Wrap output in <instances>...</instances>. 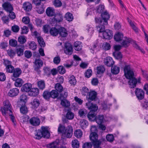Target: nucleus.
Wrapping results in <instances>:
<instances>
[{
  "instance_id": "obj_30",
  "label": "nucleus",
  "mask_w": 148,
  "mask_h": 148,
  "mask_svg": "<svg viewBox=\"0 0 148 148\" xmlns=\"http://www.w3.org/2000/svg\"><path fill=\"white\" fill-rule=\"evenodd\" d=\"M14 81H15L14 83L15 86L17 87H21L23 83V80L21 78H18L17 79V78H16V80Z\"/></svg>"
},
{
  "instance_id": "obj_62",
  "label": "nucleus",
  "mask_w": 148,
  "mask_h": 148,
  "mask_svg": "<svg viewBox=\"0 0 148 148\" xmlns=\"http://www.w3.org/2000/svg\"><path fill=\"white\" fill-rule=\"evenodd\" d=\"M143 107L146 110H148V100H145L142 103Z\"/></svg>"
},
{
  "instance_id": "obj_29",
  "label": "nucleus",
  "mask_w": 148,
  "mask_h": 148,
  "mask_svg": "<svg viewBox=\"0 0 148 148\" xmlns=\"http://www.w3.org/2000/svg\"><path fill=\"white\" fill-rule=\"evenodd\" d=\"M79 124L81 128L83 129L86 128L88 125L87 121L84 119L81 120Z\"/></svg>"
},
{
  "instance_id": "obj_26",
  "label": "nucleus",
  "mask_w": 148,
  "mask_h": 148,
  "mask_svg": "<svg viewBox=\"0 0 148 148\" xmlns=\"http://www.w3.org/2000/svg\"><path fill=\"white\" fill-rule=\"evenodd\" d=\"M28 27L30 29V30L32 32V35L33 36H34L36 38H38V37H40L39 36V34L34 29V27L31 24H28Z\"/></svg>"
},
{
  "instance_id": "obj_10",
  "label": "nucleus",
  "mask_w": 148,
  "mask_h": 148,
  "mask_svg": "<svg viewBox=\"0 0 148 148\" xmlns=\"http://www.w3.org/2000/svg\"><path fill=\"white\" fill-rule=\"evenodd\" d=\"M22 73V71L20 69L16 68L14 69L12 72V75L11 76V79L13 81L16 80V78L19 77Z\"/></svg>"
},
{
  "instance_id": "obj_44",
  "label": "nucleus",
  "mask_w": 148,
  "mask_h": 148,
  "mask_svg": "<svg viewBox=\"0 0 148 148\" xmlns=\"http://www.w3.org/2000/svg\"><path fill=\"white\" fill-rule=\"evenodd\" d=\"M50 92L51 97L52 98H56L58 96V93L56 90H53Z\"/></svg>"
},
{
  "instance_id": "obj_21",
  "label": "nucleus",
  "mask_w": 148,
  "mask_h": 148,
  "mask_svg": "<svg viewBox=\"0 0 148 148\" xmlns=\"http://www.w3.org/2000/svg\"><path fill=\"white\" fill-rule=\"evenodd\" d=\"M19 92V89L17 88H14L9 91L8 95L10 97H14L17 95Z\"/></svg>"
},
{
  "instance_id": "obj_32",
  "label": "nucleus",
  "mask_w": 148,
  "mask_h": 148,
  "mask_svg": "<svg viewBox=\"0 0 148 148\" xmlns=\"http://www.w3.org/2000/svg\"><path fill=\"white\" fill-rule=\"evenodd\" d=\"M74 46L75 50L76 51H79L82 49V46L80 42H75L74 43Z\"/></svg>"
},
{
  "instance_id": "obj_17",
  "label": "nucleus",
  "mask_w": 148,
  "mask_h": 148,
  "mask_svg": "<svg viewBox=\"0 0 148 148\" xmlns=\"http://www.w3.org/2000/svg\"><path fill=\"white\" fill-rule=\"evenodd\" d=\"M2 6L4 9L8 12L12 11L13 9L12 5L8 2H6L4 3L2 5Z\"/></svg>"
},
{
  "instance_id": "obj_59",
  "label": "nucleus",
  "mask_w": 148,
  "mask_h": 148,
  "mask_svg": "<svg viewBox=\"0 0 148 148\" xmlns=\"http://www.w3.org/2000/svg\"><path fill=\"white\" fill-rule=\"evenodd\" d=\"M23 50L22 48H18L16 49V52L18 56L22 55L23 53Z\"/></svg>"
},
{
  "instance_id": "obj_41",
  "label": "nucleus",
  "mask_w": 148,
  "mask_h": 148,
  "mask_svg": "<svg viewBox=\"0 0 148 148\" xmlns=\"http://www.w3.org/2000/svg\"><path fill=\"white\" fill-rule=\"evenodd\" d=\"M38 42L40 45L42 47H44L45 46V43L42 38L41 37H39L37 38Z\"/></svg>"
},
{
  "instance_id": "obj_7",
  "label": "nucleus",
  "mask_w": 148,
  "mask_h": 148,
  "mask_svg": "<svg viewBox=\"0 0 148 148\" xmlns=\"http://www.w3.org/2000/svg\"><path fill=\"white\" fill-rule=\"evenodd\" d=\"M98 135L96 132L91 133L90 134V138L93 145H100L103 140L102 139L98 140Z\"/></svg>"
},
{
  "instance_id": "obj_16",
  "label": "nucleus",
  "mask_w": 148,
  "mask_h": 148,
  "mask_svg": "<svg viewBox=\"0 0 148 148\" xmlns=\"http://www.w3.org/2000/svg\"><path fill=\"white\" fill-rule=\"evenodd\" d=\"M104 63L105 65L108 66H111L114 63L112 58L110 57H108L105 59Z\"/></svg>"
},
{
  "instance_id": "obj_36",
  "label": "nucleus",
  "mask_w": 148,
  "mask_h": 148,
  "mask_svg": "<svg viewBox=\"0 0 148 148\" xmlns=\"http://www.w3.org/2000/svg\"><path fill=\"white\" fill-rule=\"evenodd\" d=\"M60 104L63 106L65 107H68L70 106V102L66 99L62 100Z\"/></svg>"
},
{
  "instance_id": "obj_49",
  "label": "nucleus",
  "mask_w": 148,
  "mask_h": 148,
  "mask_svg": "<svg viewBox=\"0 0 148 148\" xmlns=\"http://www.w3.org/2000/svg\"><path fill=\"white\" fill-rule=\"evenodd\" d=\"M18 41L20 44H23L26 41L25 37L24 36H21L18 38Z\"/></svg>"
},
{
  "instance_id": "obj_20",
  "label": "nucleus",
  "mask_w": 148,
  "mask_h": 148,
  "mask_svg": "<svg viewBox=\"0 0 148 148\" xmlns=\"http://www.w3.org/2000/svg\"><path fill=\"white\" fill-rule=\"evenodd\" d=\"M101 16L103 21L104 25L108 24L107 21L110 18V16L107 12L105 11L101 14Z\"/></svg>"
},
{
  "instance_id": "obj_40",
  "label": "nucleus",
  "mask_w": 148,
  "mask_h": 148,
  "mask_svg": "<svg viewBox=\"0 0 148 148\" xmlns=\"http://www.w3.org/2000/svg\"><path fill=\"white\" fill-rule=\"evenodd\" d=\"M86 28L89 34L92 35L93 34L94 32L93 28L91 25H87Z\"/></svg>"
},
{
  "instance_id": "obj_25",
  "label": "nucleus",
  "mask_w": 148,
  "mask_h": 148,
  "mask_svg": "<svg viewBox=\"0 0 148 148\" xmlns=\"http://www.w3.org/2000/svg\"><path fill=\"white\" fill-rule=\"evenodd\" d=\"M59 33L60 35L62 37H64L66 36L68 33L66 29L63 27H61L59 29Z\"/></svg>"
},
{
  "instance_id": "obj_3",
  "label": "nucleus",
  "mask_w": 148,
  "mask_h": 148,
  "mask_svg": "<svg viewBox=\"0 0 148 148\" xmlns=\"http://www.w3.org/2000/svg\"><path fill=\"white\" fill-rule=\"evenodd\" d=\"M86 105L88 109L90 110V112H89L87 116L89 120L91 121H95L96 115L95 111L98 109V106L96 105L93 104L90 102L86 103Z\"/></svg>"
},
{
  "instance_id": "obj_48",
  "label": "nucleus",
  "mask_w": 148,
  "mask_h": 148,
  "mask_svg": "<svg viewBox=\"0 0 148 148\" xmlns=\"http://www.w3.org/2000/svg\"><path fill=\"white\" fill-rule=\"evenodd\" d=\"M78 113L81 117H83L86 114L87 112L85 109H82L79 110Z\"/></svg>"
},
{
  "instance_id": "obj_51",
  "label": "nucleus",
  "mask_w": 148,
  "mask_h": 148,
  "mask_svg": "<svg viewBox=\"0 0 148 148\" xmlns=\"http://www.w3.org/2000/svg\"><path fill=\"white\" fill-rule=\"evenodd\" d=\"M97 73L98 74L103 73L105 71V69L103 66H101L97 67Z\"/></svg>"
},
{
  "instance_id": "obj_39",
  "label": "nucleus",
  "mask_w": 148,
  "mask_h": 148,
  "mask_svg": "<svg viewBox=\"0 0 148 148\" xmlns=\"http://www.w3.org/2000/svg\"><path fill=\"white\" fill-rule=\"evenodd\" d=\"M74 116V114L71 111H69L66 115V118L69 120H72L73 119Z\"/></svg>"
},
{
  "instance_id": "obj_1",
  "label": "nucleus",
  "mask_w": 148,
  "mask_h": 148,
  "mask_svg": "<svg viewBox=\"0 0 148 148\" xmlns=\"http://www.w3.org/2000/svg\"><path fill=\"white\" fill-rule=\"evenodd\" d=\"M125 75L126 78L130 79L128 84L130 87L133 88L136 86L137 82H140V79L138 80L134 77V74L132 69H131L130 65H126L124 69Z\"/></svg>"
},
{
  "instance_id": "obj_37",
  "label": "nucleus",
  "mask_w": 148,
  "mask_h": 148,
  "mask_svg": "<svg viewBox=\"0 0 148 148\" xmlns=\"http://www.w3.org/2000/svg\"><path fill=\"white\" fill-rule=\"evenodd\" d=\"M128 21L129 22L130 26L132 27V28L134 29L136 32H138V29L137 27L135 25L134 23L132 22L130 19L128 18H127Z\"/></svg>"
},
{
  "instance_id": "obj_2",
  "label": "nucleus",
  "mask_w": 148,
  "mask_h": 148,
  "mask_svg": "<svg viewBox=\"0 0 148 148\" xmlns=\"http://www.w3.org/2000/svg\"><path fill=\"white\" fill-rule=\"evenodd\" d=\"M73 129L71 126H68L66 129L61 124L59 125L58 131L59 134H62V136L64 138H70L72 136Z\"/></svg>"
},
{
  "instance_id": "obj_28",
  "label": "nucleus",
  "mask_w": 148,
  "mask_h": 148,
  "mask_svg": "<svg viewBox=\"0 0 148 148\" xmlns=\"http://www.w3.org/2000/svg\"><path fill=\"white\" fill-rule=\"evenodd\" d=\"M98 125L102 124L104 121V117L102 115H99L96 117L95 120Z\"/></svg>"
},
{
  "instance_id": "obj_8",
  "label": "nucleus",
  "mask_w": 148,
  "mask_h": 148,
  "mask_svg": "<svg viewBox=\"0 0 148 148\" xmlns=\"http://www.w3.org/2000/svg\"><path fill=\"white\" fill-rule=\"evenodd\" d=\"M34 63V67L35 70L38 72L39 69L43 65V62L42 61L39 59H36Z\"/></svg>"
},
{
  "instance_id": "obj_53",
  "label": "nucleus",
  "mask_w": 148,
  "mask_h": 148,
  "mask_svg": "<svg viewBox=\"0 0 148 148\" xmlns=\"http://www.w3.org/2000/svg\"><path fill=\"white\" fill-rule=\"evenodd\" d=\"M104 9V6L103 5H99L97 9V11L99 13H103Z\"/></svg>"
},
{
  "instance_id": "obj_6",
  "label": "nucleus",
  "mask_w": 148,
  "mask_h": 148,
  "mask_svg": "<svg viewBox=\"0 0 148 148\" xmlns=\"http://www.w3.org/2000/svg\"><path fill=\"white\" fill-rule=\"evenodd\" d=\"M47 127L42 126L41 127L42 131L38 130L35 131L34 138L37 139H40L42 137L48 138L50 136V133L48 130Z\"/></svg>"
},
{
  "instance_id": "obj_63",
  "label": "nucleus",
  "mask_w": 148,
  "mask_h": 148,
  "mask_svg": "<svg viewBox=\"0 0 148 148\" xmlns=\"http://www.w3.org/2000/svg\"><path fill=\"white\" fill-rule=\"evenodd\" d=\"M9 44L11 46L15 47L17 45V42L15 40L11 39L9 41Z\"/></svg>"
},
{
  "instance_id": "obj_58",
  "label": "nucleus",
  "mask_w": 148,
  "mask_h": 148,
  "mask_svg": "<svg viewBox=\"0 0 148 148\" xmlns=\"http://www.w3.org/2000/svg\"><path fill=\"white\" fill-rule=\"evenodd\" d=\"M103 49L105 50H107L109 49L110 48V44L107 42L104 43L103 45Z\"/></svg>"
},
{
  "instance_id": "obj_22",
  "label": "nucleus",
  "mask_w": 148,
  "mask_h": 148,
  "mask_svg": "<svg viewBox=\"0 0 148 148\" xmlns=\"http://www.w3.org/2000/svg\"><path fill=\"white\" fill-rule=\"evenodd\" d=\"M39 93V91L38 88H31L29 94L31 96H36Z\"/></svg>"
},
{
  "instance_id": "obj_47",
  "label": "nucleus",
  "mask_w": 148,
  "mask_h": 148,
  "mask_svg": "<svg viewBox=\"0 0 148 148\" xmlns=\"http://www.w3.org/2000/svg\"><path fill=\"white\" fill-rule=\"evenodd\" d=\"M38 85L40 89L43 90L45 88V83L43 81L41 80L38 82Z\"/></svg>"
},
{
  "instance_id": "obj_52",
  "label": "nucleus",
  "mask_w": 148,
  "mask_h": 148,
  "mask_svg": "<svg viewBox=\"0 0 148 148\" xmlns=\"http://www.w3.org/2000/svg\"><path fill=\"white\" fill-rule=\"evenodd\" d=\"M14 69V67L11 65L8 66L6 67L7 72L9 73H12Z\"/></svg>"
},
{
  "instance_id": "obj_27",
  "label": "nucleus",
  "mask_w": 148,
  "mask_h": 148,
  "mask_svg": "<svg viewBox=\"0 0 148 148\" xmlns=\"http://www.w3.org/2000/svg\"><path fill=\"white\" fill-rule=\"evenodd\" d=\"M47 15L49 16H52L55 15L54 9L51 7H48L46 10Z\"/></svg>"
},
{
  "instance_id": "obj_12",
  "label": "nucleus",
  "mask_w": 148,
  "mask_h": 148,
  "mask_svg": "<svg viewBox=\"0 0 148 148\" xmlns=\"http://www.w3.org/2000/svg\"><path fill=\"white\" fill-rule=\"evenodd\" d=\"M63 20V16L62 14L58 13L55 14L54 17L52 19V21L56 23L62 22Z\"/></svg>"
},
{
  "instance_id": "obj_38",
  "label": "nucleus",
  "mask_w": 148,
  "mask_h": 148,
  "mask_svg": "<svg viewBox=\"0 0 148 148\" xmlns=\"http://www.w3.org/2000/svg\"><path fill=\"white\" fill-rule=\"evenodd\" d=\"M29 46V48L32 50H34L37 48V46L34 41H29L28 42Z\"/></svg>"
},
{
  "instance_id": "obj_60",
  "label": "nucleus",
  "mask_w": 148,
  "mask_h": 148,
  "mask_svg": "<svg viewBox=\"0 0 148 148\" xmlns=\"http://www.w3.org/2000/svg\"><path fill=\"white\" fill-rule=\"evenodd\" d=\"M106 138L107 140L109 142H112L114 140V137L112 134H108L106 136Z\"/></svg>"
},
{
  "instance_id": "obj_31",
  "label": "nucleus",
  "mask_w": 148,
  "mask_h": 148,
  "mask_svg": "<svg viewBox=\"0 0 148 148\" xmlns=\"http://www.w3.org/2000/svg\"><path fill=\"white\" fill-rule=\"evenodd\" d=\"M65 18L67 21L70 22L73 20V16L71 13L69 12H68L66 14Z\"/></svg>"
},
{
  "instance_id": "obj_46",
  "label": "nucleus",
  "mask_w": 148,
  "mask_h": 148,
  "mask_svg": "<svg viewBox=\"0 0 148 148\" xmlns=\"http://www.w3.org/2000/svg\"><path fill=\"white\" fill-rule=\"evenodd\" d=\"M69 82L71 85H74L76 84V81L74 76L72 75L70 77Z\"/></svg>"
},
{
  "instance_id": "obj_13",
  "label": "nucleus",
  "mask_w": 148,
  "mask_h": 148,
  "mask_svg": "<svg viewBox=\"0 0 148 148\" xmlns=\"http://www.w3.org/2000/svg\"><path fill=\"white\" fill-rule=\"evenodd\" d=\"M137 98L139 100H142L144 97V92L141 89L136 88L135 91Z\"/></svg>"
},
{
  "instance_id": "obj_11",
  "label": "nucleus",
  "mask_w": 148,
  "mask_h": 148,
  "mask_svg": "<svg viewBox=\"0 0 148 148\" xmlns=\"http://www.w3.org/2000/svg\"><path fill=\"white\" fill-rule=\"evenodd\" d=\"M113 34L112 32L108 29L105 30L102 33L103 38L107 39H111L112 37Z\"/></svg>"
},
{
  "instance_id": "obj_14",
  "label": "nucleus",
  "mask_w": 148,
  "mask_h": 148,
  "mask_svg": "<svg viewBox=\"0 0 148 148\" xmlns=\"http://www.w3.org/2000/svg\"><path fill=\"white\" fill-rule=\"evenodd\" d=\"M29 121L30 123L34 126L39 125L40 122V119L37 117L32 118L30 119Z\"/></svg>"
},
{
  "instance_id": "obj_23",
  "label": "nucleus",
  "mask_w": 148,
  "mask_h": 148,
  "mask_svg": "<svg viewBox=\"0 0 148 148\" xmlns=\"http://www.w3.org/2000/svg\"><path fill=\"white\" fill-rule=\"evenodd\" d=\"M23 8L26 11H29L32 9V5L28 2H25L23 4Z\"/></svg>"
},
{
  "instance_id": "obj_61",
  "label": "nucleus",
  "mask_w": 148,
  "mask_h": 148,
  "mask_svg": "<svg viewBox=\"0 0 148 148\" xmlns=\"http://www.w3.org/2000/svg\"><path fill=\"white\" fill-rule=\"evenodd\" d=\"M53 4L56 7H60L62 5V3L60 0H55L53 2Z\"/></svg>"
},
{
  "instance_id": "obj_64",
  "label": "nucleus",
  "mask_w": 148,
  "mask_h": 148,
  "mask_svg": "<svg viewBox=\"0 0 148 148\" xmlns=\"http://www.w3.org/2000/svg\"><path fill=\"white\" fill-rule=\"evenodd\" d=\"M60 61V59L59 56L55 57L54 58L53 60V62L54 64H59Z\"/></svg>"
},
{
  "instance_id": "obj_4",
  "label": "nucleus",
  "mask_w": 148,
  "mask_h": 148,
  "mask_svg": "<svg viewBox=\"0 0 148 148\" xmlns=\"http://www.w3.org/2000/svg\"><path fill=\"white\" fill-rule=\"evenodd\" d=\"M4 106L1 108V111L3 115H5L7 114H9L10 116L11 119L14 124L15 123L14 117L11 114L12 112L11 106L8 100H6L4 102Z\"/></svg>"
},
{
  "instance_id": "obj_34",
  "label": "nucleus",
  "mask_w": 148,
  "mask_h": 148,
  "mask_svg": "<svg viewBox=\"0 0 148 148\" xmlns=\"http://www.w3.org/2000/svg\"><path fill=\"white\" fill-rule=\"evenodd\" d=\"M112 73L114 74H118L120 71L119 67L116 66H114L111 68V69Z\"/></svg>"
},
{
  "instance_id": "obj_57",
  "label": "nucleus",
  "mask_w": 148,
  "mask_h": 148,
  "mask_svg": "<svg viewBox=\"0 0 148 148\" xmlns=\"http://www.w3.org/2000/svg\"><path fill=\"white\" fill-rule=\"evenodd\" d=\"M7 52L8 55L11 58L13 57L15 55L14 51L11 49H8Z\"/></svg>"
},
{
  "instance_id": "obj_19",
  "label": "nucleus",
  "mask_w": 148,
  "mask_h": 148,
  "mask_svg": "<svg viewBox=\"0 0 148 148\" xmlns=\"http://www.w3.org/2000/svg\"><path fill=\"white\" fill-rule=\"evenodd\" d=\"M30 104L32 108L36 109L39 106L40 104V102L37 99H34L32 100Z\"/></svg>"
},
{
  "instance_id": "obj_50",
  "label": "nucleus",
  "mask_w": 148,
  "mask_h": 148,
  "mask_svg": "<svg viewBox=\"0 0 148 148\" xmlns=\"http://www.w3.org/2000/svg\"><path fill=\"white\" fill-rule=\"evenodd\" d=\"M58 71L60 74H63L65 72V69L63 66H58L57 68Z\"/></svg>"
},
{
  "instance_id": "obj_54",
  "label": "nucleus",
  "mask_w": 148,
  "mask_h": 148,
  "mask_svg": "<svg viewBox=\"0 0 148 148\" xmlns=\"http://www.w3.org/2000/svg\"><path fill=\"white\" fill-rule=\"evenodd\" d=\"M44 98L46 99H48L51 97L50 92L48 91H45L43 94Z\"/></svg>"
},
{
  "instance_id": "obj_24",
  "label": "nucleus",
  "mask_w": 148,
  "mask_h": 148,
  "mask_svg": "<svg viewBox=\"0 0 148 148\" xmlns=\"http://www.w3.org/2000/svg\"><path fill=\"white\" fill-rule=\"evenodd\" d=\"M49 32L51 35L53 36H56L59 34V29L55 27H52L50 29Z\"/></svg>"
},
{
  "instance_id": "obj_56",
  "label": "nucleus",
  "mask_w": 148,
  "mask_h": 148,
  "mask_svg": "<svg viewBox=\"0 0 148 148\" xmlns=\"http://www.w3.org/2000/svg\"><path fill=\"white\" fill-rule=\"evenodd\" d=\"M20 110L21 113L23 114H26L28 112L27 108L25 106H21Z\"/></svg>"
},
{
  "instance_id": "obj_5",
  "label": "nucleus",
  "mask_w": 148,
  "mask_h": 148,
  "mask_svg": "<svg viewBox=\"0 0 148 148\" xmlns=\"http://www.w3.org/2000/svg\"><path fill=\"white\" fill-rule=\"evenodd\" d=\"M123 37V33L118 32L114 35V38L115 40L117 42H120L122 40L121 44L123 47H126L129 45L131 41V39L126 37Z\"/></svg>"
},
{
  "instance_id": "obj_9",
  "label": "nucleus",
  "mask_w": 148,
  "mask_h": 148,
  "mask_svg": "<svg viewBox=\"0 0 148 148\" xmlns=\"http://www.w3.org/2000/svg\"><path fill=\"white\" fill-rule=\"evenodd\" d=\"M64 51L65 53L67 54L71 55L72 54L73 50L72 45L70 43H65Z\"/></svg>"
},
{
  "instance_id": "obj_42",
  "label": "nucleus",
  "mask_w": 148,
  "mask_h": 148,
  "mask_svg": "<svg viewBox=\"0 0 148 148\" xmlns=\"http://www.w3.org/2000/svg\"><path fill=\"white\" fill-rule=\"evenodd\" d=\"M103 24H100L97 26V29L99 33H103L105 30V27Z\"/></svg>"
},
{
  "instance_id": "obj_33",
  "label": "nucleus",
  "mask_w": 148,
  "mask_h": 148,
  "mask_svg": "<svg viewBox=\"0 0 148 148\" xmlns=\"http://www.w3.org/2000/svg\"><path fill=\"white\" fill-rule=\"evenodd\" d=\"M82 134L83 132L80 129L77 130L75 131L74 133V136L77 138H80L81 137Z\"/></svg>"
},
{
  "instance_id": "obj_43",
  "label": "nucleus",
  "mask_w": 148,
  "mask_h": 148,
  "mask_svg": "<svg viewBox=\"0 0 148 148\" xmlns=\"http://www.w3.org/2000/svg\"><path fill=\"white\" fill-rule=\"evenodd\" d=\"M36 11L38 13L41 14L43 13L44 11V8L40 5L36 6Z\"/></svg>"
},
{
  "instance_id": "obj_18",
  "label": "nucleus",
  "mask_w": 148,
  "mask_h": 148,
  "mask_svg": "<svg viewBox=\"0 0 148 148\" xmlns=\"http://www.w3.org/2000/svg\"><path fill=\"white\" fill-rule=\"evenodd\" d=\"M97 92L94 91H90L88 93L87 97H88V100L90 102V101H92L94 100L97 97Z\"/></svg>"
},
{
  "instance_id": "obj_55",
  "label": "nucleus",
  "mask_w": 148,
  "mask_h": 148,
  "mask_svg": "<svg viewBox=\"0 0 148 148\" xmlns=\"http://www.w3.org/2000/svg\"><path fill=\"white\" fill-rule=\"evenodd\" d=\"M113 55L116 59H120L122 58L121 53L119 52H116L114 53Z\"/></svg>"
},
{
  "instance_id": "obj_35",
  "label": "nucleus",
  "mask_w": 148,
  "mask_h": 148,
  "mask_svg": "<svg viewBox=\"0 0 148 148\" xmlns=\"http://www.w3.org/2000/svg\"><path fill=\"white\" fill-rule=\"evenodd\" d=\"M72 146L73 148H79V142L76 139H74L72 141Z\"/></svg>"
},
{
  "instance_id": "obj_15",
  "label": "nucleus",
  "mask_w": 148,
  "mask_h": 148,
  "mask_svg": "<svg viewBox=\"0 0 148 148\" xmlns=\"http://www.w3.org/2000/svg\"><path fill=\"white\" fill-rule=\"evenodd\" d=\"M32 87V85L31 84L26 83L22 86L21 90L23 92H29L30 90Z\"/></svg>"
},
{
  "instance_id": "obj_45",
  "label": "nucleus",
  "mask_w": 148,
  "mask_h": 148,
  "mask_svg": "<svg viewBox=\"0 0 148 148\" xmlns=\"http://www.w3.org/2000/svg\"><path fill=\"white\" fill-rule=\"evenodd\" d=\"M55 88L56 90L60 92H61L63 90L62 86L59 83H57L55 85Z\"/></svg>"
}]
</instances>
